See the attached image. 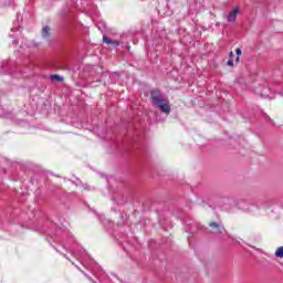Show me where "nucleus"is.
I'll list each match as a JSON object with an SVG mask.
<instances>
[{
    "label": "nucleus",
    "mask_w": 283,
    "mask_h": 283,
    "mask_svg": "<svg viewBox=\"0 0 283 283\" xmlns=\"http://www.w3.org/2000/svg\"><path fill=\"white\" fill-rule=\"evenodd\" d=\"M150 101L154 107H158L161 114H166L169 116L171 114V105H169V99L163 95L160 90H151L150 91Z\"/></svg>",
    "instance_id": "20e7f679"
},
{
    "label": "nucleus",
    "mask_w": 283,
    "mask_h": 283,
    "mask_svg": "<svg viewBox=\"0 0 283 283\" xmlns=\"http://www.w3.org/2000/svg\"><path fill=\"white\" fill-rule=\"evenodd\" d=\"M72 264H73L74 266H76V264H75L74 262H72Z\"/></svg>",
    "instance_id": "3c124183"
},
{
    "label": "nucleus",
    "mask_w": 283,
    "mask_h": 283,
    "mask_svg": "<svg viewBox=\"0 0 283 283\" xmlns=\"http://www.w3.org/2000/svg\"><path fill=\"white\" fill-rule=\"evenodd\" d=\"M119 218H122V220H123V218H124L123 213L119 214Z\"/></svg>",
    "instance_id": "37998d69"
},
{
    "label": "nucleus",
    "mask_w": 283,
    "mask_h": 283,
    "mask_svg": "<svg viewBox=\"0 0 283 283\" xmlns=\"http://www.w3.org/2000/svg\"><path fill=\"white\" fill-rule=\"evenodd\" d=\"M75 266L78 269V271H81V268L78 265H75Z\"/></svg>",
    "instance_id": "de8ad7c7"
},
{
    "label": "nucleus",
    "mask_w": 283,
    "mask_h": 283,
    "mask_svg": "<svg viewBox=\"0 0 283 283\" xmlns=\"http://www.w3.org/2000/svg\"><path fill=\"white\" fill-rule=\"evenodd\" d=\"M112 149L125 163H134L136 160H149V148L144 140L134 139L132 144L125 142H114Z\"/></svg>",
    "instance_id": "f257e3e1"
},
{
    "label": "nucleus",
    "mask_w": 283,
    "mask_h": 283,
    "mask_svg": "<svg viewBox=\"0 0 283 283\" xmlns=\"http://www.w3.org/2000/svg\"><path fill=\"white\" fill-rule=\"evenodd\" d=\"M71 253L74 255V258H81L85 253V250L83 247L73 248L71 250Z\"/></svg>",
    "instance_id": "f3484780"
},
{
    "label": "nucleus",
    "mask_w": 283,
    "mask_h": 283,
    "mask_svg": "<svg viewBox=\"0 0 283 283\" xmlns=\"http://www.w3.org/2000/svg\"><path fill=\"white\" fill-rule=\"evenodd\" d=\"M19 123H28V122H25L24 119H20Z\"/></svg>",
    "instance_id": "a19ab883"
},
{
    "label": "nucleus",
    "mask_w": 283,
    "mask_h": 283,
    "mask_svg": "<svg viewBox=\"0 0 283 283\" xmlns=\"http://www.w3.org/2000/svg\"><path fill=\"white\" fill-rule=\"evenodd\" d=\"M263 116L264 118H266L269 123H272L273 125H275V122L273 120V118H271L266 113H263Z\"/></svg>",
    "instance_id": "cd10ccee"
},
{
    "label": "nucleus",
    "mask_w": 283,
    "mask_h": 283,
    "mask_svg": "<svg viewBox=\"0 0 283 283\" xmlns=\"http://www.w3.org/2000/svg\"><path fill=\"white\" fill-rule=\"evenodd\" d=\"M11 39H13L12 44L13 45H19V39H17V36H14V34H10Z\"/></svg>",
    "instance_id": "c85d7f7f"
},
{
    "label": "nucleus",
    "mask_w": 283,
    "mask_h": 283,
    "mask_svg": "<svg viewBox=\"0 0 283 283\" xmlns=\"http://www.w3.org/2000/svg\"><path fill=\"white\" fill-rule=\"evenodd\" d=\"M210 229H212V233H214V235H222L223 233H227V230L224 229V226L212 221L209 223Z\"/></svg>",
    "instance_id": "ddd939ff"
},
{
    "label": "nucleus",
    "mask_w": 283,
    "mask_h": 283,
    "mask_svg": "<svg viewBox=\"0 0 283 283\" xmlns=\"http://www.w3.org/2000/svg\"><path fill=\"white\" fill-rule=\"evenodd\" d=\"M78 10V0H70L62 9L63 19H67L70 14H74V11Z\"/></svg>",
    "instance_id": "1a4fd4ad"
},
{
    "label": "nucleus",
    "mask_w": 283,
    "mask_h": 283,
    "mask_svg": "<svg viewBox=\"0 0 283 283\" xmlns=\"http://www.w3.org/2000/svg\"><path fill=\"white\" fill-rule=\"evenodd\" d=\"M69 238H70L71 240H73V237H72V234H70V235H69Z\"/></svg>",
    "instance_id": "a18cd8bd"
},
{
    "label": "nucleus",
    "mask_w": 283,
    "mask_h": 283,
    "mask_svg": "<svg viewBox=\"0 0 283 283\" xmlns=\"http://www.w3.org/2000/svg\"><path fill=\"white\" fill-rule=\"evenodd\" d=\"M158 205V201H145L140 206V200L138 198H135L133 200V208L134 213H140L143 211H155L156 207Z\"/></svg>",
    "instance_id": "0eeeda50"
},
{
    "label": "nucleus",
    "mask_w": 283,
    "mask_h": 283,
    "mask_svg": "<svg viewBox=\"0 0 283 283\" xmlns=\"http://www.w3.org/2000/svg\"><path fill=\"white\" fill-rule=\"evenodd\" d=\"M64 258H65L66 260H70V258H69L67 255H65V254H64Z\"/></svg>",
    "instance_id": "c03bdc74"
},
{
    "label": "nucleus",
    "mask_w": 283,
    "mask_h": 283,
    "mask_svg": "<svg viewBox=\"0 0 283 283\" xmlns=\"http://www.w3.org/2000/svg\"><path fill=\"white\" fill-rule=\"evenodd\" d=\"M93 263L96 264V261L94 259H92Z\"/></svg>",
    "instance_id": "49530a36"
},
{
    "label": "nucleus",
    "mask_w": 283,
    "mask_h": 283,
    "mask_svg": "<svg viewBox=\"0 0 283 283\" xmlns=\"http://www.w3.org/2000/svg\"><path fill=\"white\" fill-rule=\"evenodd\" d=\"M228 67H233V59H229L227 62Z\"/></svg>",
    "instance_id": "473e14b6"
},
{
    "label": "nucleus",
    "mask_w": 283,
    "mask_h": 283,
    "mask_svg": "<svg viewBox=\"0 0 283 283\" xmlns=\"http://www.w3.org/2000/svg\"><path fill=\"white\" fill-rule=\"evenodd\" d=\"M234 63H240V56L237 55Z\"/></svg>",
    "instance_id": "4c0bfd02"
},
{
    "label": "nucleus",
    "mask_w": 283,
    "mask_h": 283,
    "mask_svg": "<svg viewBox=\"0 0 283 283\" xmlns=\"http://www.w3.org/2000/svg\"><path fill=\"white\" fill-rule=\"evenodd\" d=\"M96 27L98 30H101L102 32H105L107 30V23H105V21H101L96 23Z\"/></svg>",
    "instance_id": "5701e85b"
},
{
    "label": "nucleus",
    "mask_w": 283,
    "mask_h": 283,
    "mask_svg": "<svg viewBox=\"0 0 283 283\" xmlns=\"http://www.w3.org/2000/svg\"><path fill=\"white\" fill-rule=\"evenodd\" d=\"M49 78L52 83H63V81H65V77H63V75H59V74H51L49 76Z\"/></svg>",
    "instance_id": "dca6fc26"
},
{
    "label": "nucleus",
    "mask_w": 283,
    "mask_h": 283,
    "mask_svg": "<svg viewBox=\"0 0 283 283\" xmlns=\"http://www.w3.org/2000/svg\"><path fill=\"white\" fill-rule=\"evenodd\" d=\"M234 52H235L237 56H242V49L237 48V49L234 50Z\"/></svg>",
    "instance_id": "7c9ffc66"
},
{
    "label": "nucleus",
    "mask_w": 283,
    "mask_h": 283,
    "mask_svg": "<svg viewBox=\"0 0 283 283\" xmlns=\"http://www.w3.org/2000/svg\"><path fill=\"white\" fill-rule=\"evenodd\" d=\"M234 85H238V87H247V80L242 76H239L234 80Z\"/></svg>",
    "instance_id": "a211bd4d"
},
{
    "label": "nucleus",
    "mask_w": 283,
    "mask_h": 283,
    "mask_svg": "<svg viewBox=\"0 0 283 283\" xmlns=\"http://www.w3.org/2000/svg\"><path fill=\"white\" fill-rule=\"evenodd\" d=\"M231 143H235L234 140H231Z\"/></svg>",
    "instance_id": "864d4df0"
},
{
    "label": "nucleus",
    "mask_w": 283,
    "mask_h": 283,
    "mask_svg": "<svg viewBox=\"0 0 283 283\" xmlns=\"http://www.w3.org/2000/svg\"><path fill=\"white\" fill-rule=\"evenodd\" d=\"M255 94H259L261 98H270V99L275 98L276 94L283 97V84L277 82L274 85V88H271L269 86H263L260 91L256 90Z\"/></svg>",
    "instance_id": "423d86ee"
},
{
    "label": "nucleus",
    "mask_w": 283,
    "mask_h": 283,
    "mask_svg": "<svg viewBox=\"0 0 283 283\" xmlns=\"http://www.w3.org/2000/svg\"><path fill=\"white\" fill-rule=\"evenodd\" d=\"M117 205H126L127 201L125 199L116 200Z\"/></svg>",
    "instance_id": "72a5a7b5"
},
{
    "label": "nucleus",
    "mask_w": 283,
    "mask_h": 283,
    "mask_svg": "<svg viewBox=\"0 0 283 283\" xmlns=\"http://www.w3.org/2000/svg\"><path fill=\"white\" fill-rule=\"evenodd\" d=\"M63 180H67L69 182H72V185H75V187H81V185H83V181L78 179V177H75V180L67 179L66 177H64Z\"/></svg>",
    "instance_id": "aec40b11"
},
{
    "label": "nucleus",
    "mask_w": 283,
    "mask_h": 283,
    "mask_svg": "<svg viewBox=\"0 0 283 283\" xmlns=\"http://www.w3.org/2000/svg\"><path fill=\"white\" fill-rule=\"evenodd\" d=\"M0 165H6V168L0 167V185H3V176H6L7 169H17V167H21L19 163L11 161L6 157L0 158Z\"/></svg>",
    "instance_id": "6e6552de"
},
{
    "label": "nucleus",
    "mask_w": 283,
    "mask_h": 283,
    "mask_svg": "<svg viewBox=\"0 0 283 283\" xmlns=\"http://www.w3.org/2000/svg\"><path fill=\"white\" fill-rule=\"evenodd\" d=\"M64 196L67 200H76V198H78V193L76 191L65 192Z\"/></svg>",
    "instance_id": "412c9836"
},
{
    "label": "nucleus",
    "mask_w": 283,
    "mask_h": 283,
    "mask_svg": "<svg viewBox=\"0 0 283 283\" xmlns=\"http://www.w3.org/2000/svg\"><path fill=\"white\" fill-rule=\"evenodd\" d=\"M117 240H119V242H126L127 244H129V235H127L126 233H122L119 238H117Z\"/></svg>",
    "instance_id": "b1692460"
},
{
    "label": "nucleus",
    "mask_w": 283,
    "mask_h": 283,
    "mask_svg": "<svg viewBox=\"0 0 283 283\" xmlns=\"http://www.w3.org/2000/svg\"><path fill=\"white\" fill-rule=\"evenodd\" d=\"M13 28L11 29V32H17L19 30V22H13Z\"/></svg>",
    "instance_id": "c756f323"
},
{
    "label": "nucleus",
    "mask_w": 283,
    "mask_h": 283,
    "mask_svg": "<svg viewBox=\"0 0 283 283\" xmlns=\"http://www.w3.org/2000/svg\"><path fill=\"white\" fill-rule=\"evenodd\" d=\"M266 202H268V207H273V205H280V207H282L283 209V198H280V197L269 198Z\"/></svg>",
    "instance_id": "2eb2a0df"
},
{
    "label": "nucleus",
    "mask_w": 283,
    "mask_h": 283,
    "mask_svg": "<svg viewBox=\"0 0 283 283\" xmlns=\"http://www.w3.org/2000/svg\"><path fill=\"white\" fill-rule=\"evenodd\" d=\"M111 45H112L113 48H118V45H125V42L112 40Z\"/></svg>",
    "instance_id": "a878e982"
},
{
    "label": "nucleus",
    "mask_w": 283,
    "mask_h": 283,
    "mask_svg": "<svg viewBox=\"0 0 283 283\" xmlns=\"http://www.w3.org/2000/svg\"><path fill=\"white\" fill-rule=\"evenodd\" d=\"M56 189H61V187H60V186H56Z\"/></svg>",
    "instance_id": "09e8293b"
},
{
    "label": "nucleus",
    "mask_w": 283,
    "mask_h": 283,
    "mask_svg": "<svg viewBox=\"0 0 283 283\" xmlns=\"http://www.w3.org/2000/svg\"><path fill=\"white\" fill-rule=\"evenodd\" d=\"M188 209H191V206H188Z\"/></svg>",
    "instance_id": "603ef678"
},
{
    "label": "nucleus",
    "mask_w": 283,
    "mask_h": 283,
    "mask_svg": "<svg viewBox=\"0 0 283 283\" xmlns=\"http://www.w3.org/2000/svg\"><path fill=\"white\" fill-rule=\"evenodd\" d=\"M134 34H140V31H128V36H134Z\"/></svg>",
    "instance_id": "2f4dec72"
},
{
    "label": "nucleus",
    "mask_w": 283,
    "mask_h": 283,
    "mask_svg": "<svg viewBox=\"0 0 283 283\" xmlns=\"http://www.w3.org/2000/svg\"><path fill=\"white\" fill-rule=\"evenodd\" d=\"M161 17H171L174 14V1L166 0L165 4L158 7Z\"/></svg>",
    "instance_id": "9b49d317"
},
{
    "label": "nucleus",
    "mask_w": 283,
    "mask_h": 283,
    "mask_svg": "<svg viewBox=\"0 0 283 283\" xmlns=\"http://www.w3.org/2000/svg\"><path fill=\"white\" fill-rule=\"evenodd\" d=\"M123 249H124L125 253L129 254V249H127V247L123 245Z\"/></svg>",
    "instance_id": "e433bc0d"
},
{
    "label": "nucleus",
    "mask_w": 283,
    "mask_h": 283,
    "mask_svg": "<svg viewBox=\"0 0 283 283\" xmlns=\"http://www.w3.org/2000/svg\"><path fill=\"white\" fill-rule=\"evenodd\" d=\"M165 36H167V32L165 30L158 31L153 29L150 39L146 40L145 45L147 50V56L150 59V61H156V59H158V52L163 50Z\"/></svg>",
    "instance_id": "7ed1b4c3"
},
{
    "label": "nucleus",
    "mask_w": 283,
    "mask_h": 283,
    "mask_svg": "<svg viewBox=\"0 0 283 283\" xmlns=\"http://www.w3.org/2000/svg\"><path fill=\"white\" fill-rule=\"evenodd\" d=\"M234 206L237 209H240V211H244L245 213L253 211V201L249 199H238L234 201Z\"/></svg>",
    "instance_id": "9d476101"
},
{
    "label": "nucleus",
    "mask_w": 283,
    "mask_h": 283,
    "mask_svg": "<svg viewBox=\"0 0 283 283\" xmlns=\"http://www.w3.org/2000/svg\"><path fill=\"white\" fill-rule=\"evenodd\" d=\"M53 176H55V178H61V176H59V175H55V174H53Z\"/></svg>",
    "instance_id": "79ce46f5"
},
{
    "label": "nucleus",
    "mask_w": 283,
    "mask_h": 283,
    "mask_svg": "<svg viewBox=\"0 0 283 283\" xmlns=\"http://www.w3.org/2000/svg\"><path fill=\"white\" fill-rule=\"evenodd\" d=\"M208 116L212 118H218V113H208Z\"/></svg>",
    "instance_id": "f704fd0d"
},
{
    "label": "nucleus",
    "mask_w": 283,
    "mask_h": 283,
    "mask_svg": "<svg viewBox=\"0 0 283 283\" xmlns=\"http://www.w3.org/2000/svg\"><path fill=\"white\" fill-rule=\"evenodd\" d=\"M139 222H145V219L140 220Z\"/></svg>",
    "instance_id": "8fccbe9b"
},
{
    "label": "nucleus",
    "mask_w": 283,
    "mask_h": 283,
    "mask_svg": "<svg viewBox=\"0 0 283 283\" xmlns=\"http://www.w3.org/2000/svg\"><path fill=\"white\" fill-rule=\"evenodd\" d=\"M185 231L190 235L196 237L198 233H207V227L201 226L200 222L195 221L193 219L186 217L184 219Z\"/></svg>",
    "instance_id": "39448f33"
},
{
    "label": "nucleus",
    "mask_w": 283,
    "mask_h": 283,
    "mask_svg": "<svg viewBox=\"0 0 283 283\" xmlns=\"http://www.w3.org/2000/svg\"><path fill=\"white\" fill-rule=\"evenodd\" d=\"M83 189H85L86 191H90V185L87 184H82Z\"/></svg>",
    "instance_id": "c9c22d12"
},
{
    "label": "nucleus",
    "mask_w": 283,
    "mask_h": 283,
    "mask_svg": "<svg viewBox=\"0 0 283 283\" xmlns=\"http://www.w3.org/2000/svg\"><path fill=\"white\" fill-rule=\"evenodd\" d=\"M30 182H31V185H34V179L31 178V179H30Z\"/></svg>",
    "instance_id": "ea45409f"
},
{
    "label": "nucleus",
    "mask_w": 283,
    "mask_h": 283,
    "mask_svg": "<svg viewBox=\"0 0 283 283\" xmlns=\"http://www.w3.org/2000/svg\"><path fill=\"white\" fill-rule=\"evenodd\" d=\"M12 72H23L21 69H12V61L2 62L0 65V74H12Z\"/></svg>",
    "instance_id": "f8f14e48"
},
{
    "label": "nucleus",
    "mask_w": 283,
    "mask_h": 283,
    "mask_svg": "<svg viewBox=\"0 0 283 283\" xmlns=\"http://www.w3.org/2000/svg\"><path fill=\"white\" fill-rule=\"evenodd\" d=\"M275 258H283V247H279L274 253Z\"/></svg>",
    "instance_id": "393cba45"
},
{
    "label": "nucleus",
    "mask_w": 283,
    "mask_h": 283,
    "mask_svg": "<svg viewBox=\"0 0 283 283\" xmlns=\"http://www.w3.org/2000/svg\"><path fill=\"white\" fill-rule=\"evenodd\" d=\"M103 43H106V45H112V38L104 35L103 36Z\"/></svg>",
    "instance_id": "bb28decb"
},
{
    "label": "nucleus",
    "mask_w": 283,
    "mask_h": 283,
    "mask_svg": "<svg viewBox=\"0 0 283 283\" xmlns=\"http://www.w3.org/2000/svg\"><path fill=\"white\" fill-rule=\"evenodd\" d=\"M238 14H240V7H234L227 15L228 23H235Z\"/></svg>",
    "instance_id": "4468645a"
},
{
    "label": "nucleus",
    "mask_w": 283,
    "mask_h": 283,
    "mask_svg": "<svg viewBox=\"0 0 283 283\" xmlns=\"http://www.w3.org/2000/svg\"><path fill=\"white\" fill-rule=\"evenodd\" d=\"M229 56H230V59H233V51L229 52Z\"/></svg>",
    "instance_id": "58836bf2"
},
{
    "label": "nucleus",
    "mask_w": 283,
    "mask_h": 283,
    "mask_svg": "<svg viewBox=\"0 0 283 283\" xmlns=\"http://www.w3.org/2000/svg\"><path fill=\"white\" fill-rule=\"evenodd\" d=\"M9 178H10V180H14V181L21 180V175H19V174H18L17 171H14V170H11V174H10Z\"/></svg>",
    "instance_id": "4be33fe9"
},
{
    "label": "nucleus",
    "mask_w": 283,
    "mask_h": 283,
    "mask_svg": "<svg viewBox=\"0 0 283 283\" xmlns=\"http://www.w3.org/2000/svg\"><path fill=\"white\" fill-rule=\"evenodd\" d=\"M154 211L157 213L159 226L164 231L174 228L171 221L167 219V213L175 216V218H182V208L176 206L175 203L167 205L165 202H158Z\"/></svg>",
    "instance_id": "f03ea898"
},
{
    "label": "nucleus",
    "mask_w": 283,
    "mask_h": 283,
    "mask_svg": "<svg viewBox=\"0 0 283 283\" xmlns=\"http://www.w3.org/2000/svg\"><path fill=\"white\" fill-rule=\"evenodd\" d=\"M52 29H50L49 25H45L43 29H42V36L43 39H50V36L52 35L50 32H51Z\"/></svg>",
    "instance_id": "6ab92c4d"
}]
</instances>
